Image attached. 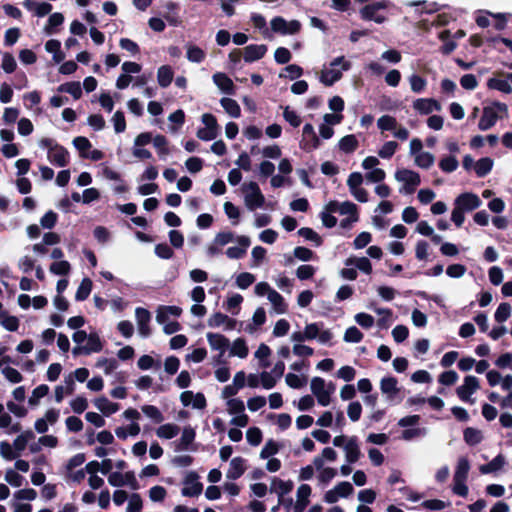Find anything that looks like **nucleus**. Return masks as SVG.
Returning <instances> with one entry per match:
<instances>
[{"label":"nucleus","mask_w":512,"mask_h":512,"mask_svg":"<svg viewBox=\"0 0 512 512\" xmlns=\"http://www.w3.org/2000/svg\"><path fill=\"white\" fill-rule=\"evenodd\" d=\"M153 145L157 149L158 155L161 159H165L169 155L167 139L163 135H156L153 138Z\"/></svg>","instance_id":"obj_56"},{"label":"nucleus","mask_w":512,"mask_h":512,"mask_svg":"<svg viewBox=\"0 0 512 512\" xmlns=\"http://www.w3.org/2000/svg\"><path fill=\"white\" fill-rule=\"evenodd\" d=\"M312 489L308 484H301L296 491V501L293 505L294 512H304L310 503Z\"/></svg>","instance_id":"obj_19"},{"label":"nucleus","mask_w":512,"mask_h":512,"mask_svg":"<svg viewBox=\"0 0 512 512\" xmlns=\"http://www.w3.org/2000/svg\"><path fill=\"white\" fill-rule=\"evenodd\" d=\"M482 204L480 198L471 192L462 193L454 200V206H457L463 212H471L479 208Z\"/></svg>","instance_id":"obj_13"},{"label":"nucleus","mask_w":512,"mask_h":512,"mask_svg":"<svg viewBox=\"0 0 512 512\" xmlns=\"http://www.w3.org/2000/svg\"><path fill=\"white\" fill-rule=\"evenodd\" d=\"M270 25L273 32L282 35H293L298 33L301 29V23L298 20L286 21L280 16L274 17Z\"/></svg>","instance_id":"obj_12"},{"label":"nucleus","mask_w":512,"mask_h":512,"mask_svg":"<svg viewBox=\"0 0 512 512\" xmlns=\"http://www.w3.org/2000/svg\"><path fill=\"white\" fill-rule=\"evenodd\" d=\"M244 195V203L248 210L254 211L262 208L265 203V197L256 182L244 183L241 187Z\"/></svg>","instance_id":"obj_7"},{"label":"nucleus","mask_w":512,"mask_h":512,"mask_svg":"<svg viewBox=\"0 0 512 512\" xmlns=\"http://www.w3.org/2000/svg\"><path fill=\"white\" fill-rule=\"evenodd\" d=\"M338 146L344 153H352L358 147V140L355 135H346L340 139Z\"/></svg>","instance_id":"obj_49"},{"label":"nucleus","mask_w":512,"mask_h":512,"mask_svg":"<svg viewBox=\"0 0 512 512\" xmlns=\"http://www.w3.org/2000/svg\"><path fill=\"white\" fill-rule=\"evenodd\" d=\"M92 290V281L89 278H84L75 294V299L77 301H84L88 298Z\"/></svg>","instance_id":"obj_55"},{"label":"nucleus","mask_w":512,"mask_h":512,"mask_svg":"<svg viewBox=\"0 0 512 512\" xmlns=\"http://www.w3.org/2000/svg\"><path fill=\"white\" fill-rule=\"evenodd\" d=\"M214 84L224 93L233 94L234 84L233 81L222 72H217L212 77Z\"/></svg>","instance_id":"obj_29"},{"label":"nucleus","mask_w":512,"mask_h":512,"mask_svg":"<svg viewBox=\"0 0 512 512\" xmlns=\"http://www.w3.org/2000/svg\"><path fill=\"white\" fill-rule=\"evenodd\" d=\"M293 489V483L292 481H284L279 478H273L271 482V491L275 492L278 495V498L280 501L283 499V497L290 493Z\"/></svg>","instance_id":"obj_30"},{"label":"nucleus","mask_w":512,"mask_h":512,"mask_svg":"<svg viewBox=\"0 0 512 512\" xmlns=\"http://www.w3.org/2000/svg\"><path fill=\"white\" fill-rule=\"evenodd\" d=\"M493 160L489 157H484L475 162L474 171L478 177H484L493 168Z\"/></svg>","instance_id":"obj_41"},{"label":"nucleus","mask_w":512,"mask_h":512,"mask_svg":"<svg viewBox=\"0 0 512 512\" xmlns=\"http://www.w3.org/2000/svg\"><path fill=\"white\" fill-rule=\"evenodd\" d=\"M479 389V381L475 376L469 375L464 378L463 384L456 389L457 396L464 402L475 403L472 395Z\"/></svg>","instance_id":"obj_11"},{"label":"nucleus","mask_w":512,"mask_h":512,"mask_svg":"<svg viewBox=\"0 0 512 512\" xmlns=\"http://www.w3.org/2000/svg\"><path fill=\"white\" fill-rule=\"evenodd\" d=\"M408 81L410 84V88L414 93H422L426 89V79L417 74L410 75Z\"/></svg>","instance_id":"obj_60"},{"label":"nucleus","mask_w":512,"mask_h":512,"mask_svg":"<svg viewBox=\"0 0 512 512\" xmlns=\"http://www.w3.org/2000/svg\"><path fill=\"white\" fill-rule=\"evenodd\" d=\"M375 312L379 315L377 325L381 329H387L393 322L392 311L386 308H376Z\"/></svg>","instance_id":"obj_48"},{"label":"nucleus","mask_w":512,"mask_h":512,"mask_svg":"<svg viewBox=\"0 0 512 512\" xmlns=\"http://www.w3.org/2000/svg\"><path fill=\"white\" fill-rule=\"evenodd\" d=\"M506 465V458L499 454L493 458L489 463L481 465L479 470L482 474H490L500 471Z\"/></svg>","instance_id":"obj_32"},{"label":"nucleus","mask_w":512,"mask_h":512,"mask_svg":"<svg viewBox=\"0 0 512 512\" xmlns=\"http://www.w3.org/2000/svg\"><path fill=\"white\" fill-rule=\"evenodd\" d=\"M143 508V500L138 493L129 496L126 512H140Z\"/></svg>","instance_id":"obj_64"},{"label":"nucleus","mask_w":512,"mask_h":512,"mask_svg":"<svg viewBox=\"0 0 512 512\" xmlns=\"http://www.w3.org/2000/svg\"><path fill=\"white\" fill-rule=\"evenodd\" d=\"M490 89H495L503 93L509 94L512 92V87L509 82L501 78H490L487 82Z\"/></svg>","instance_id":"obj_57"},{"label":"nucleus","mask_w":512,"mask_h":512,"mask_svg":"<svg viewBox=\"0 0 512 512\" xmlns=\"http://www.w3.org/2000/svg\"><path fill=\"white\" fill-rule=\"evenodd\" d=\"M35 437L34 433L31 430H26L21 432L13 441L12 446L14 450L17 452L18 456L22 451L25 450L27 444L30 440Z\"/></svg>","instance_id":"obj_34"},{"label":"nucleus","mask_w":512,"mask_h":512,"mask_svg":"<svg viewBox=\"0 0 512 512\" xmlns=\"http://www.w3.org/2000/svg\"><path fill=\"white\" fill-rule=\"evenodd\" d=\"M464 441L470 445L475 446L483 440L482 432L479 429L468 427L463 433Z\"/></svg>","instance_id":"obj_46"},{"label":"nucleus","mask_w":512,"mask_h":512,"mask_svg":"<svg viewBox=\"0 0 512 512\" xmlns=\"http://www.w3.org/2000/svg\"><path fill=\"white\" fill-rule=\"evenodd\" d=\"M95 367L101 369L105 375H110L117 369L118 362L114 358L100 357L96 360Z\"/></svg>","instance_id":"obj_37"},{"label":"nucleus","mask_w":512,"mask_h":512,"mask_svg":"<svg viewBox=\"0 0 512 512\" xmlns=\"http://www.w3.org/2000/svg\"><path fill=\"white\" fill-rule=\"evenodd\" d=\"M182 309L178 306H159L156 310L157 323H164L169 321L170 317H179Z\"/></svg>","instance_id":"obj_27"},{"label":"nucleus","mask_w":512,"mask_h":512,"mask_svg":"<svg viewBox=\"0 0 512 512\" xmlns=\"http://www.w3.org/2000/svg\"><path fill=\"white\" fill-rule=\"evenodd\" d=\"M398 125L396 118L390 115H383L377 120V126L382 132L391 131L393 134Z\"/></svg>","instance_id":"obj_47"},{"label":"nucleus","mask_w":512,"mask_h":512,"mask_svg":"<svg viewBox=\"0 0 512 512\" xmlns=\"http://www.w3.org/2000/svg\"><path fill=\"white\" fill-rule=\"evenodd\" d=\"M435 162V157L430 152L423 151L414 156V163L422 169H429Z\"/></svg>","instance_id":"obj_50"},{"label":"nucleus","mask_w":512,"mask_h":512,"mask_svg":"<svg viewBox=\"0 0 512 512\" xmlns=\"http://www.w3.org/2000/svg\"><path fill=\"white\" fill-rule=\"evenodd\" d=\"M412 107L420 115H428L442 109L441 104L432 98H418L413 102Z\"/></svg>","instance_id":"obj_16"},{"label":"nucleus","mask_w":512,"mask_h":512,"mask_svg":"<svg viewBox=\"0 0 512 512\" xmlns=\"http://www.w3.org/2000/svg\"><path fill=\"white\" fill-rule=\"evenodd\" d=\"M72 340L75 343V346L72 349L74 356H88L94 353H99L104 347V341L97 332H91L88 334L84 330H77L73 333Z\"/></svg>","instance_id":"obj_1"},{"label":"nucleus","mask_w":512,"mask_h":512,"mask_svg":"<svg viewBox=\"0 0 512 512\" xmlns=\"http://www.w3.org/2000/svg\"><path fill=\"white\" fill-rule=\"evenodd\" d=\"M135 318L139 335L143 338L149 337L151 334L149 325L151 321V313L145 308L137 307L135 309Z\"/></svg>","instance_id":"obj_14"},{"label":"nucleus","mask_w":512,"mask_h":512,"mask_svg":"<svg viewBox=\"0 0 512 512\" xmlns=\"http://www.w3.org/2000/svg\"><path fill=\"white\" fill-rule=\"evenodd\" d=\"M342 215L350 216L351 222L358 221V209L357 206L350 201H344L339 204V211Z\"/></svg>","instance_id":"obj_52"},{"label":"nucleus","mask_w":512,"mask_h":512,"mask_svg":"<svg viewBox=\"0 0 512 512\" xmlns=\"http://www.w3.org/2000/svg\"><path fill=\"white\" fill-rule=\"evenodd\" d=\"M508 116V106L505 103L493 102L485 106L482 111L478 128L481 131H487L492 128L498 120Z\"/></svg>","instance_id":"obj_3"},{"label":"nucleus","mask_w":512,"mask_h":512,"mask_svg":"<svg viewBox=\"0 0 512 512\" xmlns=\"http://www.w3.org/2000/svg\"><path fill=\"white\" fill-rule=\"evenodd\" d=\"M206 338L211 349L219 352L217 361L220 362L230 345L229 339L222 334L212 332L207 333Z\"/></svg>","instance_id":"obj_17"},{"label":"nucleus","mask_w":512,"mask_h":512,"mask_svg":"<svg viewBox=\"0 0 512 512\" xmlns=\"http://www.w3.org/2000/svg\"><path fill=\"white\" fill-rule=\"evenodd\" d=\"M268 48L264 44H251L244 48L243 58L245 62L251 63L264 57Z\"/></svg>","instance_id":"obj_23"},{"label":"nucleus","mask_w":512,"mask_h":512,"mask_svg":"<svg viewBox=\"0 0 512 512\" xmlns=\"http://www.w3.org/2000/svg\"><path fill=\"white\" fill-rule=\"evenodd\" d=\"M388 6L387 1H380L373 4L364 6L360 10V15L364 20H373L376 23H383L385 21L384 16L376 15V12L380 9H385Z\"/></svg>","instance_id":"obj_18"},{"label":"nucleus","mask_w":512,"mask_h":512,"mask_svg":"<svg viewBox=\"0 0 512 512\" xmlns=\"http://www.w3.org/2000/svg\"><path fill=\"white\" fill-rule=\"evenodd\" d=\"M0 325L8 331H16L19 327V320L17 317L8 315L6 312H0Z\"/></svg>","instance_id":"obj_59"},{"label":"nucleus","mask_w":512,"mask_h":512,"mask_svg":"<svg viewBox=\"0 0 512 512\" xmlns=\"http://www.w3.org/2000/svg\"><path fill=\"white\" fill-rule=\"evenodd\" d=\"M380 390L387 402L395 404L401 401L399 398L400 388L395 377H383L380 381Z\"/></svg>","instance_id":"obj_10"},{"label":"nucleus","mask_w":512,"mask_h":512,"mask_svg":"<svg viewBox=\"0 0 512 512\" xmlns=\"http://www.w3.org/2000/svg\"><path fill=\"white\" fill-rule=\"evenodd\" d=\"M332 339V331L319 322L307 324L303 331H295L291 334V341L293 342L317 340L322 345H328Z\"/></svg>","instance_id":"obj_2"},{"label":"nucleus","mask_w":512,"mask_h":512,"mask_svg":"<svg viewBox=\"0 0 512 512\" xmlns=\"http://www.w3.org/2000/svg\"><path fill=\"white\" fill-rule=\"evenodd\" d=\"M4 480L13 487H21L25 478L13 469L5 471Z\"/></svg>","instance_id":"obj_62"},{"label":"nucleus","mask_w":512,"mask_h":512,"mask_svg":"<svg viewBox=\"0 0 512 512\" xmlns=\"http://www.w3.org/2000/svg\"><path fill=\"white\" fill-rule=\"evenodd\" d=\"M243 302V297L240 294H232L228 296L226 301L223 304V307L226 311L231 313L232 315H238L240 312L241 304Z\"/></svg>","instance_id":"obj_35"},{"label":"nucleus","mask_w":512,"mask_h":512,"mask_svg":"<svg viewBox=\"0 0 512 512\" xmlns=\"http://www.w3.org/2000/svg\"><path fill=\"white\" fill-rule=\"evenodd\" d=\"M57 91L69 93L74 99H79L82 96V87L80 82L77 81L61 84L58 86Z\"/></svg>","instance_id":"obj_39"},{"label":"nucleus","mask_w":512,"mask_h":512,"mask_svg":"<svg viewBox=\"0 0 512 512\" xmlns=\"http://www.w3.org/2000/svg\"><path fill=\"white\" fill-rule=\"evenodd\" d=\"M267 299L277 314H284L286 312L287 304L285 303L284 298L276 290L270 292Z\"/></svg>","instance_id":"obj_42"},{"label":"nucleus","mask_w":512,"mask_h":512,"mask_svg":"<svg viewBox=\"0 0 512 512\" xmlns=\"http://www.w3.org/2000/svg\"><path fill=\"white\" fill-rule=\"evenodd\" d=\"M337 476V469L327 466L326 468L317 472V483L321 487L328 485Z\"/></svg>","instance_id":"obj_36"},{"label":"nucleus","mask_w":512,"mask_h":512,"mask_svg":"<svg viewBox=\"0 0 512 512\" xmlns=\"http://www.w3.org/2000/svg\"><path fill=\"white\" fill-rule=\"evenodd\" d=\"M236 242L238 243V246L229 247L225 252L229 259L243 258L251 244L250 238L244 235L238 236L236 238Z\"/></svg>","instance_id":"obj_21"},{"label":"nucleus","mask_w":512,"mask_h":512,"mask_svg":"<svg viewBox=\"0 0 512 512\" xmlns=\"http://www.w3.org/2000/svg\"><path fill=\"white\" fill-rule=\"evenodd\" d=\"M303 148L306 150H313L319 147L320 141L314 131L312 124H305L303 127Z\"/></svg>","instance_id":"obj_25"},{"label":"nucleus","mask_w":512,"mask_h":512,"mask_svg":"<svg viewBox=\"0 0 512 512\" xmlns=\"http://www.w3.org/2000/svg\"><path fill=\"white\" fill-rule=\"evenodd\" d=\"M157 80L161 87H167L173 80V70L170 66L163 65L158 69Z\"/></svg>","instance_id":"obj_51"},{"label":"nucleus","mask_w":512,"mask_h":512,"mask_svg":"<svg viewBox=\"0 0 512 512\" xmlns=\"http://www.w3.org/2000/svg\"><path fill=\"white\" fill-rule=\"evenodd\" d=\"M49 270L54 275H68L71 265L66 260L55 261L50 265Z\"/></svg>","instance_id":"obj_63"},{"label":"nucleus","mask_w":512,"mask_h":512,"mask_svg":"<svg viewBox=\"0 0 512 512\" xmlns=\"http://www.w3.org/2000/svg\"><path fill=\"white\" fill-rule=\"evenodd\" d=\"M195 435H196L195 430L192 427H190V426L185 427L182 431V435H181L179 441L176 444V451L189 450L191 444L193 443V441L195 439Z\"/></svg>","instance_id":"obj_31"},{"label":"nucleus","mask_w":512,"mask_h":512,"mask_svg":"<svg viewBox=\"0 0 512 512\" xmlns=\"http://www.w3.org/2000/svg\"><path fill=\"white\" fill-rule=\"evenodd\" d=\"M47 158L50 163L59 167H64L69 162V152L63 146L58 144L48 151Z\"/></svg>","instance_id":"obj_22"},{"label":"nucleus","mask_w":512,"mask_h":512,"mask_svg":"<svg viewBox=\"0 0 512 512\" xmlns=\"http://www.w3.org/2000/svg\"><path fill=\"white\" fill-rule=\"evenodd\" d=\"M186 57L192 63H201L205 59L206 53L200 47L188 44L186 46Z\"/></svg>","instance_id":"obj_40"},{"label":"nucleus","mask_w":512,"mask_h":512,"mask_svg":"<svg viewBox=\"0 0 512 512\" xmlns=\"http://www.w3.org/2000/svg\"><path fill=\"white\" fill-rule=\"evenodd\" d=\"M346 265H355L360 271L370 274L372 272V264L366 257L349 258L345 262Z\"/></svg>","instance_id":"obj_54"},{"label":"nucleus","mask_w":512,"mask_h":512,"mask_svg":"<svg viewBox=\"0 0 512 512\" xmlns=\"http://www.w3.org/2000/svg\"><path fill=\"white\" fill-rule=\"evenodd\" d=\"M395 179L404 184L403 188L400 189V192H404L406 194H412L421 182L420 175L409 169L397 170L395 172Z\"/></svg>","instance_id":"obj_8"},{"label":"nucleus","mask_w":512,"mask_h":512,"mask_svg":"<svg viewBox=\"0 0 512 512\" xmlns=\"http://www.w3.org/2000/svg\"><path fill=\"white\" fill-rule=\"evenodd\" d=\"M49 392V387L45 384H41L37 386L33 391L31 396L29 397V404L31 406H37L40 402V399L45 397Z\"/></svg>","instance_id":"obj_61"},{"label":"nucleus","mask_w":512,"mask_h":512,"mask_svg":"<svg viewBox=\"0 0 512 512\" xmlns=\"http://www.w3.org/2000/svg\"><path fill=\"white\" fill-rule=\"evenodd\" d=\"M93 404L101 413L106 416H110L119 410V405L117 403L111 402L105 396L96 398L93 401Z\"/></svg>","instance_id":"obj_28"},{"label":"nucleus","mask_w":512,"mask_h":512,"mask_svg":"<svg viewBox=\"0 0 512 512\" xmlns=\"http://www.w3.org/2000/svg\"><path fill=\"white\" fill-rule=\"evenodd\" d=\"M353 492L354 488L352 484L348 481H342L326 491L323 500L328 504H334L338 502L340 498L349 497Z\"/></svg>","instance_id":"obj_9"},{"label":"nucleus","mask_w":512,"mask_h":512,"mask_svg":"<svg viewBox=\"0 0 512 512\" xmlns=\"http://www.w3.org/2000/svg\"><path fill=\"white\" fill-rule=\"evenodd\" d=\"M246 471V460L242 457H234L230 463L229 468L226 472V477L231 480L240 478Z\"/></svg>","instance_id":"obj_24"},{"label":"nucleus","mask_w":512,"mask_h":512,"mask_svg":"<svg viewBox=\"0 0 512 512\" xmlns=\"http://www.w3.org/2000/svg\"><path fill=\"white\" fill-rule=\"evenodd\" d=\"M338 454L331 447H325L320 455H317L312 460V467H314L315 472H319L320 470L326 468V462H335L337 460Z\"/></svg>","instance_id":"obj_20"},{"label":"nucleus","mask_w":512,"mask_h":512,"mask_svg":"<svg viewBox=\"0 0 512 512\" xmlns=\"http://www.w3.org/2000/svg\"><path fill=\"white\" fill-rule=\"evenodd\" d=\"M220 104L227 114L233 118H238L241 115V109L239 104L231 98H222Z\"/></svg>","instance_id":"obj_45"},{"label":"nucleus","mask_w":512,"mask_h":512,"mask_svg":"<svg viewBox=\"0 0 512 512\" xmlns=\"http://www.w3.org/2000/svg\"><path fill=\"white\" fill-rule=\"evenodd\" d=\"M227 412L232 415H241L245 413V405L244 402L239 398H231L226 403Z\"/></svg>","instance_id":"obj_58"},{"label":"nucleus","mask_w":512,"mask_h":512,"mask_svg":"<svg viewBox=\"0 0 512 512\" xmlns=\"http://www.w3.org/2000/svg\"><path fill=\"white\" fill-rule=\"evenodd\" d=\"M310 390L318 404L327 407L332 401V395L335 393L336 386L333 382H327L321 377H313L310 381Z\"/></svg>","instance_id":"obj_6"},{"label":"nucleus","mask_w":512,"mask_h":512,"mask_svg":"<svg viewBox=\"0 0 512 512\" xmlns=\"http://www.w3.org/2000/svg\"><path fill=\"white\" fill-rule=\"evenodd\" d=\"M249 350L246 342L242 338H237L233 341L230 347V356H237L239 358H246Z\"/></svg>","instance_id":"obj_43"},{"label":"nucleus","mask_w":512,"mask_h":512,"mask_svg":"<svg viewBox=\"0 0 512 512\" xmlns=\"http://www.w3.org/2000/svg\"><path fill=\"white\" fill-rule=\"evenodd\" d=\"M180 432L179 426L176 424H163L156 429V435L161 439H172Z\"/></svg>","instance_id":"obj_38"},{"label":"nucleus","mask_w":512,"mask_h":512,"mask_svg":"<svg viewBox=\"0 0 512 512\" xmlns=\"http://www.w3.org/2000/svg\"><path fill=\"white\" fill-rule=\"evenodd\" d=\"M207 324L211 328L223 327L225 331H231L236 328L237 321L226 314L215 312L208 318Z\"/></svg>","instance_id":"obj_15"},{"label":"nucleus","mask_w":512,"mask_h":512,"mask_svg":"<svg viewBox=\"0 0 512 512\" xmlns=\"http://www.w3.org/2000/svg\"><path fill=\"white\" fill-rule=\"evenodd\" d=\"M141 411L154 423H161L164 420L162 412L154 405H143Z\"/></svg>","instance_id":"obj_53"},{"label":"nucleus","mask_w":512,"mask_h":512,"mask_svg":"<svg viewBox=\"0 0 512 512\" xmlns=\"http://www.w3.org/2000/svg\"><path fill=\"white\" fill-rule=\"evenodd\" d=\"M140 426L137 422L131 423L127 427H117L115 429V435L122 440L127 439L128 436H137L140 433Z\"/></svg>","instance_id":"obj_44"},{"label":"nucleus","mask_w":512,"mask_h":512,"mask_svg":"<svg viewBox=\"0 0 512 512\" xmlns=\"http://www.w3.org/2000/svg\"><path fill=\"white\" fill-rule=\"evenodd\" d=\"M471 465L467 457L461 456L457 460L453 480H467Z\"/></svg>","instance_id":"obj_33"},{"label":"nucleus","mask_w":512,"mask_h":512,"mask_svg":"<svg viewBox=\"0 0 512 512\" xmlns=\"http://www.w3.org/2000/svg\"><path fill=\"white\" fill-rule=\"evenodd\" d=\"M350 68L351 63L344 56L336 57L330 62L329 67L321 70L319 80L325 86H332L342 78L343 71H348Z\"/></svg>","instance_id":"obj_4"},{"label":"nucleus","mask_w":512,"mask_h":512,"mask_svg":"<svg viewBox=\"0 0 512 512\" xmlns=\"http://www.w3.org/2000/svg\"><path fill=\"white\" fill-rule=\"evenodd\" d=\"M0 429H8L7 433H18L22 427L19 422H13L11 415L4 411L3 404L0 403Z\"/></svg>","instance_id":"obj_26"},{"label":"nucleus","mask_w":512,"mask_h":512,"mask_svg":"<svg viewBox=\"0 0 512 512\" xmlns=\"http://www.w3.org/2000/svg\"><path fill=\"white\" fill-rule=\"evenodd\" d=\"M335 447L343 449L345 460L348 463H357L362 457L359 441L356 436L338 435L332 441Z\"/></svg>","instance_id":"obj_5"}]
</instances>
